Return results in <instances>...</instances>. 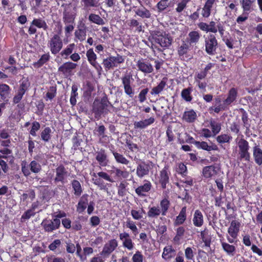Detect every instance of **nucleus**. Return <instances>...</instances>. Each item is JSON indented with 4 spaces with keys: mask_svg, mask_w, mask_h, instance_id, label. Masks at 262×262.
I'll return each instance as SVG.
<instances>
[{
    "mask_svg": "<svg viewBox=\"0 0 262 262\" xmlns=\"http://www.w3.org/2000/svg\"><path fill=\"white\" fill-rule=\"evenodd\" d=\"M155 41L156 43L159 44L160 46L164 48H169L171 46L172 39L169 36L168 34L162 33L158 32L155 37Z\"/></svg>",
    "mask_w": 262,
    "mask_h": 262,
    "instance_id": "obj_15",
    "label": "nucleus"
},
{
    "mask_svg": "<svg viewBox=\"0 0 262 262\" xmlns=\"http://www.w3.org/2000/svg\"><path fill=\"white\" fill-rule=\"evenodd\" d=\"M135 13L143 18H149L151 17L150 12L145 7L137 9L135 11Z\"/></svg>",
    "mask_w": 262,
    "mask_h": 262,
    "instance_id": "obj_51",
    "label": "nucleus"
},
{
    "mask_svg": "<svg viewBox=\"0 0 262 262\" xmlns=\"http://www.w3.org/2000/svg\"><path fill=\"white\" fill-rule=\"evenodd\" d=\"M98 3V2L97 0H81V4L83 6L84 10H88L92 7H97Z\"/></svg>",
    "mask_w": 262,
    "mask_h": 262,
    "instance_id": "obj_54",
    "label": "nucleus"
},
{
    "mask_svg": "<svg viewBox=\"0 0 262 262\" xmlns=\"http://www.w3.org/2000/svg\"><path fill=\"white\" fill-rule=\"evenodd\" d=\"M88 204V200L87 195L84 197L83 195L79 200L78 204L77 205L76 211L78 213H82L86 208Z\"/></svg>",
    "mask_w": 262,
    "mask_h": 262,
    "instance_id": "obj_38",
    "label": "nucleus"
},
{
    "mask_svg": "<svg viewBox=\"0 0 262 262\" xmlns=\"http://www.w3.org/2000/svg\"><path fill=\"white\" fill-rule=\"evenodd\" d=\"M176 255V250L171 245L166 246L163 249L162 257L165 260H169Z\"/></svg>",
    "mask_w": 262,
    "mask_h": 262,
    "instance_id": "obj_32",
    "label": "nucleus"
},
{
    "mask_svg": "<svg viewBox=\"0 0 262 262\" xmlns=\"http://www.w3.org/2000/svg\"><path fill=\"white\" fill-rule=\"evenodd\" d=\"M127 184L125 182H121L118 186V194L120 196H124L126 193Z\"/></svg>",
    "mask_w": 262,
    "mask_h": 262,
    "instance_id": "obj_60",
    "label": "nucleus"
},
{
    "mask_svg": "<svg viewBox=\"0 0 262 262\" xmlns=\"http://www.w3.org/2000/svg\"><path fill=\"white\" fill-rule=\"evenodd\" d=\"M12 89L7 84L0 83V98L6 103L9 101L11 95Z\"/></svg>",
    "mask_w": 262,
    "mask_h": 262,
    "instance_id": "obj_22",
    "label": "nucleus"
},
{
    "mask_svg": "<svg viewBox=\"0 0 262 262\" xmlns=\"http://www.w3.org/2000/svg\"><path fill=\"white\" fill-rule=\"evenodd\" d=\"M75 44L74 43L69 44L60 53V56L65 59L69 58L70 56L72 54L75 48Z\"/></svg>",
    "mask_w": 262,
    "mask_h": 262,
    "instance_id": "obj_36",
    "label": "nucleus"
},
{
    "mask_svg": "<svg viewBox=\"0 0 262 262\" xmlns=\"http://www.w3.org/2000/svg\"><path fill=\"white\" fill-rule=\"evenodd\" d=\"M110 106L114 107L113 105L108 101L105 95L102 97L100 100L95 99L92 105V112L95 116H100L103 114H107L108 110L107 107Z\"/></svg>",
    "mask_w": 262,
    "mask_h": 262,
    "instance_id": "obj_1",
    "label": "nucleus"
},
{
    "mask_svg": "<svg viewBox=\"0 0 262 262\" xmlns=\"http://www.w3.org/2000/svg\"><path fill=\"white\" fill-rule=\"evenodd\" d=\"M92 176L93 183L100 188L101 190H106L108 189V184L105 183L103 180L107 181L111 183L114 182V180L106 172L100 171L98 173L94 172Z\"/></svg>",
    "mask_w": 262,
    "mask_h": 262,
    "instance_id": "obj_3",
    "label": "nucleus"
},
{
    "mask_svg": "<svg viewBox=\"0 0 262 262\" xmlns=\"http://www.w3.org/2000/svg\"><path fill=\"white\" fill-rule=\"evenodd\" d=\"M50 59V55L49 53L44 54L41 55L37 61L34 62L33 65L35 68H39L47 62Z\"/></svg>",
    "mask_w": 262,
    "mask_h": 262,
    "instance_id": "obj_44",
    "label": "nucleus"
},
{
    "mask_svg": "<svg viewBox=\"0 0 262 262\" xmlns=\"http://www.w3.org/2000/svg\"><path fill=\"white\" fill-rule=\"evenodd\" d=\"M55 172L56 176L54 178V182L55 183L61 182L62 184L64 183V180L67 176L68 171L64 165L60 164L57 166L55 169Z\"/></svg>",
    "mask_w": 262,
    "mask_h": 262,
    "instance_id": "obj_21",
    "label": "nucleus"
},
{
    "mask_svg": "<svg viewBox=\"0 0 262 262\" xmlns=\"http://www.w3.org/2000/svg\"><path fill=\"white\" fill-rule=\"evenodd\" d=\"M169 6L168 1L166 0H161L157 4L158 11L161 12L165 10Z\"/></svg>",
    "mask_w": 262,
    "mask_h": 262,
    "instance_id": "obj_64",
    "label": "nucleus"
},
{
    "mask_svg": "<svg viewBox=\"0 0 262 262\" xmlns=\"http://www.w3.org/2000/svg\"><path fill=\"white\" fill-rule=\"evenodd\" d=\"M95 90L94 86L90 82H87L83 88L82 97L85 102H90L92 100V95Z\"/></svg>",
    "mask_w": 262,
    "mask_h": 262,
    "instance_id": "obj_23",
    "label": "nucleus"
},
{
    "mask_svg": "<svg viewBox=\"0 0 262 262\" xmlns=\"http://www.w3.org/2000/svg\"><path fill=\"white\" fill-rule=\"evenodd\" d=\"M125 224L126 227L130 229L135 236H136L138 234V229L135 222L132 221L130 218H128Z\"/></svg>",
    "mask_w": 262,
    "mask_h": 262,
    "instance_id": "obj_52",
    "label": "nucleus"
},
{
    "mask_svg": "<svg viewBox=\"0 0 262 262\" xmlns=\"http://www.w3.org/2000/svg\"><path fill=\"white\" fill-rule=\"evenodd\" d=\"M36 27L39 29H43L44 30H47L48 26L45 20L41 18H34L31 23V25L28 29V33L30 35L34 34L37 32Z\"/></svg>",
    "mask_w": 262,
    "mask_h": 262,
    "instance_id": "obj_14",
    "label": "nucleus"
},
{
    "mask_svg": "<svg viewBox=\"0 0 262 262\" xmlns=\"http://www.w3.org/2000/svg\"><path fill=\"white\" fill-rule=\"evenodd\" d=\"M61 221L59 219H52V220L45 219L41 223V226L45 232H52L58 229L60 227Z\"/></svg>",
    "mask_w": 262,
    "mask_h": 262,
    "instance_id": "obj_10",
    "label": "nucleus"
},
{
    "mask_svg": "<svg viewBox=\"0 0 262 262\" xmlns=\"http://www.w3.org/2000/svg\"><path fill=\"white\" fill-rule=\"evenodd\" d=\"M89 20L98 25H103L105 24L104 20L98 14L91 13L89 16Z\"/></svg>",
    "mask_w": 262,
    "mask_h": 262,
    "instance_id": "obj_53",
    "label": "nucleus"
},
{
    "mask_svg": "<svg viewBox=\"0 0 262 262\" xmlns=\"http://www.w3.org/2000/svg\"><path fill=\"white\" fill-rule=\"evenodd\" d=\"M63 46L62 39L59 34H54L48 42V47L53 55L59 53Z\"/></svg>",
    "mask_w": 262,
    "mask_h": 262,
    "instance_id": "obj_6",
    "label": "nucleus"
},
{
    "mask_svg": "<svg viewBox=\"0 0 262 262\" xmlns=\"http://www.w3.org/2000/svg\"><path fill=\"white\" fill-rule=\"evenodd\" d=\"M150 169L151 167L149 163L144 161H141L137 165L136 174L139 178H142L149 174Z\"/></svg>",
    "mask_w": 262,
    "mask_h": 262,
    "instance_id": "obj_18",
    "label": "nucleus"
},
{
    "mask_svg": "<svg viewBox=\"0 0 262 262\" xmlns=\"http://www.w3.org/2000/svg\"><path fill=\"white\" fill-rule=\"evenodd\" d=\"M75 37L80 41H82L85 39L86 36V31L82 30L77 29L75 31Z\"/></svg>",
    "mask_w": 262,
    "mask_h": 262,
    "instance_id": "obj_59",
    "label": "nucleus"
},
{
    "mask_svg": "<svg viewBox=\"0 0 262 262\" xmlns=\"http://www.w3.org/2000/svg\"><path fill=\"white\" fill-rule=\"evenodd\" d=\"M168 166H165L160 172L159 183L163 189L166 188L167 184L169 182V172L168 171Z\"/></svg>",
    "mask_w": 262,
    "mask_h": 262,
    "instance_id": "obj_20",
    "label": "nucleus"
},
{
    "mask_svg": "<svg viewBox=\"0 0 262 262\" xmlns=\"http://www.w3.org/2000/svg\"><path fill=\"white\" fill-rule=\"evenodd\" d=\"M160 205L161 214L163 216H165L170 205V201L167 199L164 198L160 201Z\"/></svg>",
    "mask_w": 262,
    "mask_h": 262,
    "instance_id": "obj_48",
    "label": "nucleus"
},
{
    "mask_svg": "<svg viewBox=\"0 0 262 262\" xmlns=\"http://www.w3.org/2000/svg\"><path fill=\"white\" fill-rule=\"evenodd\" d=\"M161 214L160 208L158 206L149 207L147 216L149 218H157Z\"/></svg>",
    "mask_w": 262,
    "mask_h": 262,
    "instance_id": "obj_49",
    "label": "nucleus"
},
{
    "mask_svg": "<svg viewBox=\"0 0 262 262\" xmlns=\"http://www.w3.org/2000/svg\"><path fill=\"white\" fill-rule=\"evenodd\" d=\"M71 185L74 191V194L76 196H79L82 193V188L80 182L76 180H73L71 182Z\"/></svg>",
    "mask_w": 262,
    "mask_h": 262,
    "instance_id": "obj_46",
    "label": "nucleus"
},
{
    "mask_svg": "<svg viewBox=\"0 0 262 262\" xmlns=\"http://www.w3.org/2000/svg\"><path fill=\"white\" fill-rule=\"evenodd\" d=\"M76 17L74 13L70 8L66 7L63 12V21L64 24H73Z\"/></svg>",
    "mask_w": 262,
    "mask_h": 262,
    "instance_id": "obj_26",
    "label": "nucleus"
},
{
    "mask_svg": "<svg viewBox=\"0 0 262 262\" xmlns=\"http://www.w3.org/2000/svg\"><path fill=\"white\" fill-rule=\"evenodd\" d=\"M78 88L76 84L72 85L70 99V102L72 106L76 105L77 103V98L78 97Z\"/></svg>",
    "mask_w": 262,
    "mask_h": 262,
    "instance_id": "obj_40",
    "label": "nucleus"
},
{
    "mask_svg": "<svg viewBox=\"0 0 262 262\" xmlns=\"http://www.w3.org/2000/svg\"><path fill=\"white\" fill-rule=\"evenodd\" d=\"M96 160L101 166L105 167L107 165L108 160L104 149L101 148L99 151L96 152Z\"/></svg>",
    "mask_w": 262,
    "mask_h": 262,
    "instance_id": "obj_25",
    "label": "nucleus"
},
{
    "mask_svg": "<svg viewBox=\"0 0 262 262\" xmlns=\"http://www.w3.org/2000/svg\"><path fill=\"white\" fill-rule=\"evenodd\" d=\"M192 222L194 226L196 227H200L203 226L204 224V217L202 212L197 209L195 210Z\"/></svg>",
    "mask_w": 262,
    "mask_h": 262,
    "instance_id": "obj_33",
    "label": "nucleus"
},
{
    "mask_svg": "<svg viewBox=\"0 0 262 262\" xmlns=\"http://www.w3.org/2000/svg\"><path fill=\"white\" fill-rule=\"evenodd\" d=\"M192 90V86H189L182 90L181 92V97L186 102H190L192 101L193 99L191 95Z\"/></svg>",
    "mask_w": 262,
    "mask_h": 262,
    "instance_id": "obj_47",
    "label": "nucleus"
},
{
    "mask_svg": "<svg viewBox=\"0 0 262 262\" xmlns=\"http://www.w3.org/2000/svg\"><path fill=\"white\" fill-rule=\"evenodd\" d=\"M190 46L188 42L183 41L182 44L178 48V54L181 59L188 58L187 55L189 50Z\"/></svg>",
    "mask_w": 262,
    "mask_h": 262,
    "instance_id": "obj_30",
    "label": "nucleus"
},
{
    "mask_svg": "<svg viewBox=\"0 0 262 262\" xmlns=\"http://www.w3.org/2000/svg\"><path fill=\"white\" fill-rule=\"evenodd\" d=\"M111 150L117 163L126 165L129 163V161L127 160L122 154L112 149H111Z\"/></svg>",
    "mask_w": 262,
    "mask_h": 262,
    "instance_id": "obj_42",
    "label": "nucleus"
},
{
    "mask_svg": "<svg viewBox=\"0 0 262 262\" xmlns=\"http://www.w3.org/2000/svg\"><path fill=\"white\" fill-rule=\"evenodd\" d=\"M196 143L197 144L196 147L198 149H203L207 151L218 150L217 146L214 144L211 145H209L205 141H198V142H196Z\"/></svg>",
    "mask_w": 262,
    "mask_h": 262,
    "instance_id": "obj_35",
    "label": "nucleus"
},
{
    "mask_svg": "<svg viewBox=\"0 0 262 262\" xmlns=\"http://www.w3.org/2000/svg\"><path fill=\"white\" fill-rule=\"evenodd\" d=\"M220 169L219 164L205 166L202 170V175L205 178H211L219 173Z\"/></svg>",
    "mask_w": 262,
    "mask_h": 262,
    "instance_id": "obj_16",
    "label": "nucleus"
},
{
    "mask_svg": "<svg viewBox=\"0 0 262 262\" xmlns=\"http://www.w3.org/2000/svg\"><path fill=\"white\" fill-rule=\"evenodd\" d=\"M155 121V119L154 117H150L148 119H145L139 121H135L134 122V129L136 130H143L154 123Z\"/></svg>",
    "mask_w": 262,
    "mask_h": 262,
    "instance_id": "obj_24",
    "label": "nucleus"
},
{
    "mask_svg": "<svg viewBox=\"0 0 262 262\" xmlns=\"http://www.w3.org/2000/svg\"><path fill=\"white\" fill-rule=\"evenodd\" d=\"M145 182L143 185L139 186L135 189V192L139 196H145L146 193L148 192L152 187L151 184L149 181L145 180Z\"/></svg>",
    "mask_w": 262,
    "mask_h": 262,
    "instance_id": "obj_27",
    "label": "nucleus"
},
{
    "mask_svg": "<svg viewBox=\"0 0 262 262\" xmlns=\"http://www.w3.org/2000/svg\"><path fill=\"white\" fill-rule=\"evenodd\" d=\"M219 45L215 36L209 34L205 37V47L206 52L209 55H214L216 53Z\"/></svg>",
    "mask_w": 262,
    "mask_h": 262,
    "instance_id": "obj_7",
    "label": "nucleus"
},
{
    "mask_svg": "<svg viewBox=\"0 0 262 262\" xmlns=\"http://www.w3.org/2000/svg\"><path fill=\"white\" fill-rule=\"evenodd\" d=\"M30 86V83L28 79L23 80L20 83L18 89L26 93L28 91Z\"/></svg>",
    "mask_w": 262,
    "mask_h": 262,
    "instance_id": "obj_63",
    "label": "nucleus"
},
{
    "mask_svg": "<svg viewBox=\"0 0 262 262\" xmlns=\"http://www.w3.org/2000/svg\"><path fill=\"white\" fill-rule=\"evenodd\" d=\"M253 157L256 164L258 166L262 165V149L259 145L253 147Z\"/></svg>",
    "mask_w": 262,
    "mask_h": 262,
    "instance_id": "obj_31",
    "label": "nucleus"
},
{
    "mask_svg": "<svg viewBox=\"0 0 262 262\" xmlns=\"http://www.w3.org/2000/svg\"><path fill=\"white\" fill-rule=\"evenodd\" d=\"M124 62V57L117 54L116 56H110L103 59L102 64L105 70L107 71L114 67H117L118 64Z\"/></svg>",
    "mask_w": 262,
    "mask_h": 262,
    "instance_id": "obj_8",
    "label": "nucleus"
},
{
    "mask_svg": "<svg viewBox=\"0 0 262 262\" xmlns=\"http://www.w3.org/2000/svg\"><path fill=\"white\" fill-rule=\"evenodd\" d=\"M149 92L148 88H146L141 90L138 96L139 101L144 102L146 100V96Z\"/></svg>",
    "mask_w": 262,
    "mask_h": 262,
    "instance_id": "obj_62",
    "label": "nucleus"
},
{
    "mask_svg": "<svg viewBox=\"0 0 262 262\" xmlns=\"http://www.w3.org/2000/svg\"><path fill=\"white\" fill-rule=\"evenodd\" d=\"M210 125L213 136L218 134L221 130V123L214 120H210Z\"/></svg>",
    "mask_w": 262,
    "mask_h": 262,
    "instance_id": "obj_50",
    "label": "nucleus"
},
{
    "mask_svg": "<svg viewBox=\"0 0 262 262\" xmlns=\"http://www.w3.org/2000/svg\"><path fill=\"white\" fill-rule=\"evenodd\" d=\"M221 245L222 249L228 255L233 256L235 255L236 252L235 246L225 242H221Z\"/></svg>",
    "mask_w": 262,
    "mask_h": 262,
    "instance_id": "obj_37",
    "label": "nucleus"
},
{
    "mask_svg": "<svg viewBox=\"0 0 262 262\" xmlns=\"http://www.w3.org/2000/svg\"><path fill=\"white\" fill-rule=\"evenodd\" d=\"M166 85V81L165 78H163L158 85L155 87H154L151 91L150 94L151 95H156L159 94L163 90Z\"/></svg>",
    "mask_w": 262,
    "mask_h": 262,
    "instance_id": "obj_45",
    "label": "nucleus"
},
{
    "mask_svg": "<svg viewBox=\"0 0 262 262\" xmlns=\"http://www.w3.org/2000/svg\"><path fill=\"white\" fill-rule=\"evenodd\" d=\"M238 96L237 90L234 88L229 90L227 94V98L223 101L222 105L218 107L211 108L216 113H219L221 111H225L229 108V106L235 101Z\"/></svg>",
    "mask_w": 262,
    "mask_h": 262,
    "instance_id": "obj_2",
    "label": "nucleus"
},
{
    "mask_svg": "<svg viewBox=\"0 0 262 262\" xmlns=\"http://www.w3.org/2000/svg\"><path fill=\"white\" fill-rule=\"evenodd\" d=\"M52 131L50 127H46L40 133L41 139L45 142H49L52 138Z\"/></svg>",
    "mask_w": 262,
    "mask_h": 262,
    "instance_id": "obj_43",
    "label": "nucleus"
},
{
    "mask_svg": "<svg viewBox=\"0 0 262 262\" xmlns=\"http://www.w3.org/2000/svg\"><path fill=\"white\" fill-rule=\"evenodd\" d=\"M237 146L238 147L239 159L249 162L251 156L249 152L250 146L249 142L243 137L238 141Z\"/></svg>",
    "mask_w": 262,
    "mask_h": 262,
    "instance_id": "obj_5",
    "label": "nucleus"
},
{
    "mask_svg": "<svg viewBox=\"0 0 262 262\" xmlns=\"http://www.w3.org/2000/svg\"><path fill=\"white\" fill-rule=\"evenodd\" d=\"M86 56L91 65H92L99 73H101L102 71V68L96 61L97 55L94 53L93 49H90L88 50L86 52Z\"/></svg>",
    "mask_w": 262,
    "mask_h": 262,
    "instance_id": "obj_19",
    "label": "nucleus"
},
{
    "mask_svg": "<svg viewBox=\"0 0 262 262\" xmlns=\"http://www.w3.org/2000/svg\"><path fill=\"white\" fill-rule=\"evenodd\" d=\"M77 64L75 63L68 61L63 63L58 69V72L64 77L68 78L72 76L73 70L76 69Z\"/></svg>",
    "mask_w": 262,
    "mask_h": 262,
    "instance_id": "obj_13",
    "label": "nucleus"
},
{
    "mask_svg": "<svg viewBox=\"0 0 262 262\" xmlns=\"http://www.w3.org/2000/svg\"><path fill=\"white\" fill-rule=\"evenodd\" d=\"M198 116L196 112L193 109L186 110L182 116L183 120L187 123H192L197 119Z\"/></svg>",
    "mask_w": 262,
    "mask_h": 262,
    "instance_id": "obj_28",
    "label": "nucleus"
},
{
    "mask_svg": "<svg viewBox=\"0 0 262 262\" xmlns=\"http://www.w3.org/2000/svg\"><path fill=\"white\" fill-rule=\"evenodd\" d=\"M132 76L130 74H125L121 77V81L123 86L125 93L129 97H133L135 94V90L132 86Z\"/></svg>",
    "mask_w": 262,
    "mask_h": 262,
    "instance_id": "obj_12",
    "label": "nucleus"
},
{
    "mask_svg": "<svg viewBox=\"0 0 262 262\" xmlns=\"http://www.w3.org/2000/svg\"><path fill=\"white\" fill-rule=\"evenodd\" d=\"M201 37L198 31H192L188 33V43L189 45L197 43Z\"/></svg>",
    "mask_w": 262,
    "mask_h": 262,
    "instance_id": "obj_41",
    "label": "nucleus"
},
{
    "mask_svg": "<svg viewBox=\"0 0 262 262\" xmlns=\"http://www.w3.org/2000/svg\"><path fill=\"white\" fill-rule=\"evenodd\" d=\"M215 0H207L202 8L201 15L204 18H208L211 13L212 8Z\"/></svg>",
    "mask_w": 262,
    "mask_h": 262,
    "instance_id": "obj_29",
    "label": "nucleus"
},
{
    "mask_svg": "<svg viewBox=\"0 0 262 262\" xmlns=\"http://www.w3.org/2000/svg\"><path fill=\"white\" fill-rule=\"evenodd\" d=\"M255 0H240V4L243 11L251 12L253 11V6Z\"/></svg>",
    "mask_w": 262,
    "mask_h": 262,
    "instance_id": "obj_39",
    "label": "nucleus"
},
{
    "mask_svg": "<svg viewBox=\"0 0 262 262\" xmlns=\"http://www.w3.org/2000/svg\"><path fill=\"white\" fill-rule=\"evenodd\" d=\"M20 165L21 172L26 177L31 174V172L38 173L42 169L40 164L35 160L31 161L29 165L26 160L22 161Z\"/></svg>",
    "mask_w": 262,
    "mask_h": 262,
    "instance_id": "obj_4",
    "label": "nucleus"
},
{
    "mask_svg": "<svg viewBox=\"0 0 262 262\" xmlns=\"http://www.w3.org/2000/svg\"><path fill=\"white\" fill-rule=\"evenodd\" d=\"M186 211L187 207L186 206L183 207L174 222L175 226L182 225L185 222L187 218Z\"/></svg>",
    "mask_w": 262,
    "mask_h": 262,
    "instance_id": "obj_34",
    "label": "nucleus"
},
{
    "mask_svg": "<svg viewBox=\"0 0 262 262\" xmlns=\"http://www.w3.org/2000/svg\"><path fill=\"white\" fill-rule=\"evenodd\" d=\"M240 226V223L237 221L233 220L231 222L230 226L228 229V233L230 237L228 236L227 237V239L229 243H234L235 239L237 238Z\"/></svg>",
    "mask_w": 262,
    "mask_h": 262,
    "instance_id": "obj_11",
    "label": "nucleus"
},
{
    "mask_svg": "<svg viewBox=\"0 0 262 262\" xmlns=\"http://www.w3.org/2000/svg\"><path fill=\"white\" fill-rule=\"evenodd\" d=\"M232 137L227 134H221L216 137V141L219 144L229 143L232 140Z\"/></svg>",
    "mask_w": 262,
    "mask_h": 262,
    "instance_id": "obj_56",
    "label": "nucleus"
},
{
    "mask_svg": "<svg viewBox=\"0 0 262 262\" xmlns=\"http://www.w3.org/2000/svg\"><path fill=\"white\" fill-rule=\"evenodd\" d=\"M28 193H24L21 195V199L23 201H26L28 198H30L31 201H33L35 198V192L33 189H30L27 191Z\"/></svg>",
    "mask_w": 262,
    "mask_h": 262,
    "instance_id": "obj_61",
    "label": "nucleus"
},
{
    "mask_svg": "<svg viewBox=\"0 0 262 262\" xmlns=\"http://www.w3.org/2000/svg\"><path fill=\"white\" fill-rule=\"evenodd\" d=\"M57 86L56 84L49 87L48 92L46 94V99L52 100L56 95Z\"/></svg>",
    "mask_w": 262,
    "mask_h": 262,
    "instance_id": "obj_55",
    "label": "nucleus"
},
{
    "mask_svg": "<svg viewBox=\"0 0 262 262\" xmlns=\"http://www.w3.org/2000/svg\"><path fill=\"white\" fill-rule=\"evenodd\" d=\"M118 246V243L116 239L109 240L104 245L102 250L99 253L100 255L103 257L104 259H106L116 249Z\"/></svg>",
    "mask_w": 262,
    "mask_h": 262,
    "instance_id": "obj_9",
    "label": "nucleus"
},
{
    "mask_svg": "<svg viewBox=\"0 0 262 262\" xmlns=\"http://www.w3.org/2000/svg\"><path fill=\"white\" fill-rule=\"evenodd\" d=\"M137 67L139 71H141L145 74H150L154 72V68L152 64L145 59L141 58L138 60L136 63Z\"/></svg>",
    "mask_w": 262,
    "mask_h": 262,
    "instance_id": "obj_17",
    "label": "nucleus"
},
{
    "mask_svg": "<svg viewBox=\"0 0 262 262\" xmlns=\"http://www.w3.org/2000/svg\"><path fill=\"white\" fill-rule=\"evenodd\" d=\"M25 93H26L21 91H20L18 89L16 94H15L12 99L13 103L14 104L19 103L23 99V96L25 94Z\"/></svg>",
    "mask_w": 262,
    "mask_h": 262,
    "instance_id": "obj_58",
    "label": "nucleus"
},
{
    "mask_svg": "<svg viewBox=\"0 0 262 262\" xmlns=\"http://www.w3.org/2000/svg\"><path fill=\"white\" fill-rule=\"evenodd\" d=\"M40 128V124L39 122L35 121L32 123L31 128L29 132L30 134L33 137L37 136V132H38Z\"/></svg>",
    "mask_w": 262,
    "mask_h": 262,
    "instance_id": "obj_57",
    "label": "nucleus"
}]
</instances>
